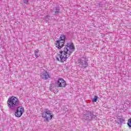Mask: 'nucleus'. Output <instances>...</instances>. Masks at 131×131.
I'll list each match as a JSON object with an SVG mask.
<instances>
[{"mask_svg": "<svg viewBox=\"0 0 131 131\" xmlns=\"http://www.w3.org/2000/svg\"><path fill=\"white\" fill-rule=\"evenodd\" d=\"M42 117L45 121H50L54 117V115L48 108H44L42 112Z\"/></svg>", "mask_w": 131, "mask_h": 131, "instance_id": "7ed1b4c3", "label": "nucleus"}, {"mask_svg": "<svg viewBox=\"0 0 131 131\" xmlns=\"http://www.w3.org/2000/svg\"><path fill=\"white\" fill-rule=\"evenodd\" d=\"M118 120L120 121V123H123V122H124V120L122 118H119Z\"/></svg>", "mask_w": 131, "mask_h": 131, "instance_id": "ddd939ff", "label": "nucleus"}, {"mask_svg": "<svg viewBox=\"0 0 131 131\" xmlns=\"http://www.w3.org/2000/svg\"><path fill=\"white\" fill-rule=\"evenodd\" d=\"M85 118L87 120H92L93 119V114L91 112H88L85 114Z\"/></svg>", "mask_w": 131, "mask_h": 131, "instance_id": "6e6552de", "label": "nucleus"}, {"mask_svg": "<svg viewBox=\"0 0 131 131\" xmlns=\"http://www.w3.org/2000/svg\"><path fill=\"white\" fill-rule=\"evenodd\" d=\"M75 48L73 43H67L64 49L59 52V54L56 56L57 61L65 62L67 59L71 56V54L74 52Z\"/></svg>", "mask_w": 131, "mask_h": 131, "instance_id": "f03ea898", "label": "nucleus"}, {"mask_svg": "<svg viewBox=\"0 0 131 131\" xmlns=\"http://www.w3.org/2000/svg\"><path fill=\"white\" fill-rule=\"evenodd\" d=\"M34 53L36 58H38V57L40 56V54H39V50L36 49V50H35Z\"/></svg>", "mask_w": 131, "mask_h": 131, "instance_id": "9d476101", "label": "nucleus"}, {"mask_svg": "<svg viewBox=\"0 0 131 131\" xmlns=\"http://www.w3.org/2000/svg\"><path fill=\"white\" fill-rule=\"evenodd\" d=\"M57 84L59 88H65L66 86V82L63 78H59L57 81Z\"/></svg>", "mask_w": 131, "mask_h": 131, "instance_id": "423d86ee", "label": "nucleus"}, {"mask_svg": "<svg viewBox=\"0 0 131 131\" xmlns=\"http://www.w3.org/2000/svg\"><path fill=\"white\" fill-rule=\"evenodd\" d=\"M8 107L11 110H15L16 109L15 116L16 117H21L24 113V107L22 106H19L20 101L19 99L15 97L12 96L9 98L7 101Z\"/></svg>", "mask_w": 131, "mask_h": 131, "instance_id": "f257e3e1", "label": "nucleus"}, {"mask_svg": "<svg viewBox=\"0 0 131 131\" xmlns=\"http://www.w3.org/2000/svg\"><path fill=\"white\" fill-rule=\"evenodd\" d=\"M127 125L129 126L130 128H131V118L129 119L128 120Z\"/></svg>", "mask_w": 131, "mask_h": 131, "instance_id": "9b49d317", "label": "nucleus"}, {"mask_svg": "<svg viewBox=\"0 0 131 131\" xmlns=\"http://www.w3.org/2000/svg\"><path fill=\"white\" fill-rule=\"evenodd\" d=\"M24 3H25V4H28V0H24Z\"/></svg>", "mask_w": 131, "mask_h": 131, "instance_id": "4468645a", "label": "nucleus"}, {"mask_svg": "<svg viewBox=\"0 0 131 131\" xmlns=\"http://www.w3.org/2000/svg\"><path fill=\"white\" fill-rule=\"evenodd\" d=\"M52 12L55 14H59V13H61V11L60 10V8H59V7L54 8Z\"/></svg>", "mask_w": 131, "mask_h": 131, "instance_id": "1a4fd4ad", "label": "nucleus"}, {"mask_svg": "<svg viewBox=\"0 0 131 131\" xmlns=\"http://www.w3.org/2000/svg\"><path fill=\"white\" fill-rule=\"evenodd\" d=\"M65 35H61L59 40H57L55 42L56 47L59 50H61L64 46L65 43Z\"/></svg>", "mask_w": 131, "mask_h": 131, "instance_id": "20e7f679", "label": "nucleus"}, {"mask_svg": "<svg viewBox=\"0 0 131 131\" xmlns=\"http://www.w3.org/2000/svg\"><path fill=\"white\" fill-rule=\"evenodd\" d=\"M40 77L42 79L47 80L48 78H50V75H49V73H48L47 71H43V72L40 74Z\"/></svg>", "mask_w": 131, "mask_h": 131, "instance_id": "0eeeda50", "label": "nucleus"}, {"mask_svg": "<svg viewBox=\"0 0 131 131\" xmlns=\"http://www.w3.org/2000/svg\"><path fill=\"white\" fill-rule=\"evenodd\" d=\"M88 59L85 58H82L78 60V66L81 67V68H86L88 67Z\"/></svg>", "mask_w": 131, "mask_h": 131, "instance_id": "39448f33", "label": "nucleus"}, {"mask_svg": "<svg viewBox=\"0 0 131 131\" xmlns=\"http://www.w3.org/2000/svg\"><path fill=\"white\" fill-rule=\"evenodd\" d=\"M98 100V96H95L94 98L92 99V102H97Z\"/></svg>", "mask_w": 131, "mask_h": 131, "instance_id": "f8f14e48", "label": "nucleus"}]
</instances>
